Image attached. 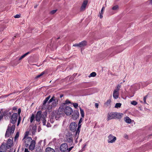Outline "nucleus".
<instances>
[{
  "label": "nucleus",
  "mask_w": 152,
  "mask_h": 152,
  "mask_svg": "<svg viewBox=\"0 0 152 152\" xmlns=\"http://www.w3.org/2000/svg\"><path fill=\"white\" fill-rule=\"evenodd\" d=\"M124 120L128 123H130L131 121V120L128 117H125L124 118Z\"/></svg>",
  "instance_id": "obj_19"
},
{
  "label": "nucleus",
  "mask_w": 152,
  "mask_h": 152,
  "mask_svg": "<svg viewBox=\"0 0 152 152\" xmlns=\"http://www.w3.org/2000/svg\"><path fill=\"white\" fill-rule=\"evenodd\" d=\"M108 139L107 142L109 143H113L115 142L116 140V138L112 134H110L108 136Z\"/></svg>",
  "instance_id": "obj_7"
},
{
  "label": "nucleus",
  "mask_w": 152,
  "mask_h": 152,
  "mask_svg": "<svg viewBox=\"0 0 152 152\" xmlns=\"http://www.w3.org/2000/svg\"><path fill=\"white\" fill-rule=\"evenodd\" d=\"M42 123L43 125H45L46 123V120L44 118H42Z\"/></svg>",
  "instance_id": "obj_31"
},
{
  "label": "nucleus",
  "mask_w": 152,
  "mask_h": 152,
  "mask_svg": "<svg viewBox=\"0 0 152 152\" xmlns=\"http://www.w3.org/2000/svg\"><path fill=\"white\" fill-rule=\"evenodd\" d=\"M96 75V73L95 72H92L90 74L89 76V77H94Z\"/></svg>",
  "instance_id": "obj_25"
},
{
  "label": "nucleus",
  "mask_w": 152,
  "mask_h": 152,
  "mask_svg": "<svg viewBox=\"0 0 152 152\" xmlns=\"http://www.w3.org/2000/svg\"><path fill=\"white\" fill-rule=\"evenodd\" d=\"M65 103L63 104L62 106V108L63 109L64 113L67 115H69L71 114L73 112L72 108L70 107L66 106L64 107Z\"/></svg>",
  "instance_id": "obj_5"
},
{
  "label": "nucleus",
  "mask_w": 152,
  "mask_h": 152,
  "mask_svg": "<svg viewBox=\"0 0 152 152\" xmlns=\"http://www.w3.org/2000/svg\"><path fill=\"white\" fill-rule=\"evenodd\" d=\"M83 120V119L82 118H80L79 121V123H81L82 122Z\"/></svg>",
  "instance_id": "obj_42"
},
{
  "label": "nucleus",
  "mask_w": 152,
  "mask_h": 152,
  "mask_svg": "<svg viewBox=\"0 0 152 152\" xmlns=\"http://www.w3.org/2000/svg\"><path fill=\"white\" fill-rule=\"evenodd\" d=\"M59 37H58V38H57V39H59Z\"/></svg>",
  "instance_id": "obj_61"
},
{
  "label": "nucleus",
  "mask_w": 152,
  "mask_h": 152,
  "mask_svg": "<svg viewBox=\"0 0 152 152\" xmlns=\"http://www.w3.org/2000/svg\"><path fill=\"white\" fill-rule=\"evenodd\" d=\"M25 146L29 147V149L30 150H33L35 147V141L34 140H32L31 138L30 137H28L26 138L25 141Z\"/></svg>",
  "instance_id": "obj_3"
},
{
  "label": "nucleus",
  "mask_w": 152,
  "mask_h": 152,
  "mask_svg": "<svg viewBox=\"0 0 152 152\" xmlns=\"http://www.w3.org/2000/svg\"><path fill=\"white\" fill-rule=\"evenodd\" d=\"M50 97V95L48 96L44 100L42 108L47 109L50 112L52 108L55 107L58 104V100L55 99L53 96L48 101Z\"/></svg>",
  "instance_id": "obj_1"
},
{
  "label": "nucleus",
  "mask_w": 152,
  "mask_h": 152,
  "mask_svg": "<svg viewBox=\"0 0 152 152\" xmlns=\"http://www.w3.org/2000/svg\"><path fill=\"white\" fill-rule=\"evenodd\" d=\"M113 96L115 99H117L119 96V91L114 90L113 93Z\"/></svg>",
  "instance_id": "obj_16"
},
{
  "label": "nucleus",
  "mask_w": 152,
  "mask_h": 152,
  "mask_svg": "<svg viewBox=\"0 0 152 152\" xmlns=\"http://www.w3.org/2000/svg\"><path fill=\"white\" fill-rule=\"evenodd\" d=\"M9 147L6 145V144H3L0 147V152H4Z\"/></svg>",
  "instance_id": "obj_11"
},
{
  "label": "nucleus",
  "mask_w": 152,
  "mask_h": 152,
  "mask_svg": "<svg viewBox=\"0 0 152 152\" xmlns=\"http://www.w3.org/2000/svg\"><path fill=\"white\" fill-rule=\"evenodd\" d=\"M45 73V72H42L39 75H38L36 77V78H38L40 77L41 76H42Z\"/></svg>",
  "instance_id": "obj_29"
},
{
  "label": "nucleus",
  "mask_w": 152,
  "mask_h": 152,
  "mask_svg": "<svg viewBox=\"0 0 152 152\" xmlns=\"http://www.w3.org/2000/svg\"><path fill=\"white\" fill-rule=\"evenodd\" d=\"M20 117H19V118H18V121H20Z\"/></svg>",
  "instance_id": "obj_52"
},
{
  "label": "nucleus",
  "mask_w": 152,
  "mask_h": 152,
  "mask_svg": "<svg viewBox=\"0 0 152 152\" xmlns=\"http://www.w3.org/2000/svg\"><path fill=\"white\" fill-rule=\"evenodd\" d=\"M13 138L12 137H10L7 142L6 145L9 147V148H10L12 146L13 142Z\"/></svg>",
  "instance_id": "obj_12"
},
{
  "label": "nucleus",
  "mask_w": 152,
  "mask_h": 152,
  "mask_svg": "<svg viewBox=\"0 0 152 152\" xmlns=\"http://www.w3.org/2000/svg\"><path fill=\"white\" fill-rule=\"evenodd\" d=\"M28 132H26V135H28Z\"/></svg>",
  "instance_id": "obj_58"
},
{
  "label": "nucleus",
  "mask_w": 152,
  "mask_h": 152,
  "mask_svg": "<svg viewBox=\"0 0 152 152\" xmlns=\"http://www.w3.org/2000/svg\"><path fill=\"white\" fill-rule=\"evenodd\" d=\"M36 130V127L34 126L32 128V134H33L34 133Z\"/></svg>",
  "instance_id": "obj_30"
},
{
  "label": "nucleus",
  "mask_w": 152,
  "mask_h": 152,
  "mask_svg": "<svg viewBox=\"0 0 152 152\" xmlns=\"http://www.w3.org/2000/svg\"><path fill=\"white\" fill-rule=\"evenodd\" d=\"M57 11V10H53L52 11H51L50 12V14L52 15L54 14Z\"/></svg>",
  "instance_id": "obj_33"
},
{
  "label": "nucleus",
  "mask_w": 152,
  "mask_h": 152,
  "mask_svg": "<svg viewBox=\"0 0 152 152\" xmlns=\"http://www.w3.org/2000/svg\"><path fill=\"white\" fill-rule=\"evenodd\" d=\"M131 103L132 104H133V101H132V102H131Z\"/></svg>",
  "instance_id": "obj_57"
},
{
  "label": "nucleus",
  "mask_w": 152,
  "mask_h": 152,
  "mask_svg": "<svg viewBox=\"0 0 152 152\" xmlns=\"http://www.w3.org/2000/svg\"><path fill=\"white\" fill-rule=\"evenodd\" d=\"M20 17V15H19L17 14L14 16L15 18H18Z\"/></svg>",
  "instance_id": "obj_38"
},
{
  "label": "nucleus",
  "mask_w": 152,
  "mask_h": 152,
  "mask_svg": "<svg viewBox=\"0 0 152 152\" xmlns=\"http://www.w3.org/2000/svg\"><path fill=\"white\" fill-rule=\"evenodd\" d=\"M81 126V123H79V122H78V128H77V130H76V134H77V133H78V134H79V133L80 132V128Z\"/></svg>",
  "instance_id": "obj_20"
},
{
  "label": "nucleus",
  "mask_w": 152,
  "mask_h": 152,
  "mask_svg": "<svg viewBox=\"0 0 152 152\" xmlns=\"http://www.w3.org/2000/svg\"><path fill=\"white\" fill-rule=\"evenodd\" d=\"M46 152H55V150L54 149L50 147H47L45 150Z\"/></svg>",
  "instance_id": "obj_18"
},
{
  "label": "nucleus",
  "mask_w": 152,
  "mask_h": 152,
  "mask_svg": "<svg viewBox=\"0 0 152 152\" xmlns=\"http://www.w3.org/2000/svg\"><path fill=\"white\" fill-rule=\"evenodd\" d=\"M63 96V95H60V97L61 98H62V97Z\"/></svg>",
  "instance_id": "obj_54"
},
{
  "label": "nucleus",
  "mask_w": 152,
  "mask_h": 152,
  "mask_svg": "<svg viewBox=\"0 0 152 152\" xmlns=\"http://www.w3.org/2000/svg\"><path fill=\"white\" fill-rule=\"evenodd\" d=\"M73 148V146H72L71 147L69 148H68V150H67V151L68 152H70Z\"/></svg>",
  "instance_id": "obj_36"
},
{
  "label": "nucleus",
  "mask_w": 152,
  "mask_h": 152,
  "mask_svg": "<svg viewBox=\"0 0 152 152\" xmlns=\"http://www.w3.org/2000/svg\"><path fill=\"white\" fill-rule=\"evenodd\" d=\"M100 13V15H99L100 18H102L103 17V16L102 15V13Z\"/></svg>",
  "instance_id": "obj_47"
},
{
  "label": "nucleus",
  "mask_w": 152,
  "mask_h": 152,
  "mask_svg": "<svg viewBox=\"0 0 152 152\" xmlns=\"http://www.w3.org/2000/svg\"><path fill=\"white\" fill-rule=\"evenodd\" d=\"M64 114L63 109L62 108V106L61 105L59 107L56 113V114H55L56 119L57 120L61 116L63 115Z\"/></svg>",
  "instance_id": "obj_6"
},
{
  "label": "nucleus",
  "mask_w": 152,
  "mask_h": 152,
  "mask_svg": "<svg viewBox=\"0 0 152 152\" xmlns=\"http://www.w3.org/2000/svg\"><path fill=\"white\" fill-rule=\"evenodd\" d=\"M47 126L48 127H50L51 125H50V124L49 123H48L47 124Z\"/></svg>",
  "instance_id": "obj_45"
},
{
  "label": "nucleus",
  "mask_w": 152,
  "mask_h": 152,
  "mask_svg": "<svg viewBox=\"0 0 152 152\" xmlns=\"http://www.w3.org/2000/svg\"><path fill=\"white\" fill-rule=\"evenodd\" d=\"M124 137L125 138H126V139H127L128 138V136L127 135V134H125L124 135Z\"/></svg>",
  "instance_id": "obj_46"
},
{
  "label": "nucleus",
  "mask_w": 152,
  "mask_h": 152,
  "mask_svg": "<svg viewBox=\"0 0 152 152\" xmlns=\"http://www.w3.org/2000/svg\"><path fill=\"white\" fill-rule=\"evenodd\" d=\"M121 103H116L115 105V107L118 108L121 107Z\"/></svg>",
  "instance_id": "obj_26"
},
{
  "label": "nucleus",
  "mask_w": 152,
  "mask_h": 152,
  "mask_svg": "<svg viewBox=\"0 0 152 152\" xmlns=\"http://www.w3.org/2000/svg\"><path fill=\"white\" fill-rule=\"evenodd\" d=\"M20 112H21V109L20 108H19L18 110V114L19 115H20Z\"/></svg>",
  "instance_id": "obj_43"
},
{
  "label": "nucleus",
  "mask_w": 152,
  "mask_h": 152,
  "mask_svg": "<svg viewBox=\"0 0 152 152\" xmlns=\"http://www.w3.org/2000/svg\"><path fill=\"white\" fill-rule=\"evenodd\" d=\"M111 102V101L110 99H109L104 103V104L106 106H109Z\"/></svg>",
  "instance_id": "obj_24"
},
{
  "label": "nucleus",
  "mask_w": 152,
  "mask_h": 152,
  "mask_svg": "<svg viewBox=\"0 0 152 152\" xmlns=\"http://www.w3.org/2000/svg\"><path fill=\"white\" fill-rule=\"evenodd\" d=\"M79 113L78 111H74L72 115V118L73 119H76L79 116Z\"/></svg>",
  "instance_id": "obj_15"
},
{
  "label": "nucleus",
  "mask_w": 152,
  "mask_h": 152,
  "mask_svg": "<svg viewBox=\"0 0 152 152\" xmlns=\"http://www.w3.org/2000/svg\"><path fill=\"white\" fill-rule=\"evenodd\" d=\"M73 46L79 47V43L78 44H75L73 45Z\"/></svg>",
  "instance_id": "obj_39"
},
{
  "label": "nucleus",
  "mask_w": 152,
  "mask_h": 152,
  "mask_svg": "<svg viewBox=\"0 0 152 152\" xmlns=\"http://www.w3.org/2000/svg\"><path fill=\"white\" fill-rule=\"evenodd\" d=\"M146 96L144 97L143 98V100H144V103L145 104L146 103Z\"/></svg>",
  "instance_id": "obj_40"
},
{
  "label": "nucleus",
  "mask_w": 152,
  "mask_h": 152,
  "mask_svg": "<svg viewBox=\"0 0 152 152\" xmlns=\"http://www.w3.org/2000/svg\"><path fill=\"white\" fill-rule=\"evenodd\" d=\"M104 9H105V7H102V10H101V12H100V13H102V14H103V10H104Z\"/></svg>",
  "instance_id": "obj_37"
},
{
  "label": "nucleus",
  "mask_w": 152,
  "mask_h": 152,
  "mask_svg": "<svg viewBox=\"0 0 152 152\" xmlns=\"http://www.w3.org/2000/svg\"><path fill=\"white\" fill-rule=\"evenodd\" d=\"M88 1L87 0H85L83 2L80 8L81 11H83L85 10V8L88 4Z\"/></svg>",
  "instance_id": "obj_13"
},
{
  "label": "nucleus",
  "mask_w": 152,
  "mask_h": 152,
  "mask_svg": "<svg viewBox=\"0 0 152 152\" xmlns=\"http://www.w3.org/2000/svg\"><path fill=\"white\" fill-rule=\"evenodd\" d=\"M137 104V102L136 101H134V105H136Z\"/></svg>",
  "instance_id": "obj_48"
},
{
  "label": "nucleus",
  "mask_w": 152,
  "mask_h": 152,
  "mask_svg": "<svg viewBox=\"0 0 152 152\" xmlns=\"http://www.w3.org/2000/svg\"><path fill=\"white\" fill-rule=\"evenodd\" d=\"M36 120L37 121H39L42 117V112L41 111H38L37 112L36 115Z\"/></svg>",
  "instance_id": "obj_14"
},
{
  "label": "nucleus",
  "mask_w": 152,
  "mask_h": 152,
  "mask_svg": "<svg viewBox=\"0 0 152 152\" xmlns=\"http://www.w3.org/2000/svg\"><path fill=\"white\" fill-rule=\"evenodd\" d=\"M19 132H18L16 133V135H15V137L14 139H15V140H16L17 139V138L19 137Z\"/></svg>",
  "instance_id": "obj_32"
},
{
  "label": "nucleus",
  "mask_w": 152,
  "mask_h": 152,
  "mask_svg": "<svg viewBox=\"0 0 152 152\" xmlns=\"http://www.w3.org/2000/svg\"><path fill=\"white\" fill-rule=\"evenodd\" d=\"M121 114L117 113H108L107 114V121L115 119L116 118H121Z\"/></svg>",
  "instance_id": "obj_4"
},
{
  "label": "nucleus",
  "mask_w": 152,
  "mask_h": 152,
  "mask_svg": "<svg viewBox=\"0 0 152 152\" xmlns=\"http://www.w3.org/2000/svg\"><path fill=\"white\" fill-rule=\"evenodd\" d=\"M13 110H17V108H16V107H14L13 108Z\"/></svg>",
  "instance_id": "obj_50"
},
{
  "label": "nucleus",
  "mask_w": 152,
  "mask_h": 152,
  "mask_svg": "<svg viewBox=\"0 0 152 152\" xmlns=\"http://www.w3.org/2000/svg\"><path fill=\"white\" fill-rule=\"evenodd\" d=\"M3 116L2 115H0V120L3 118Z\"/></svg>",
  "instance_id": "obj_51"
},
{
  "label": "nucleus",
  "mask_w": 152,
  "mask_h": 152,
  "mask_svg": "<svg viewBox=\"0 0 152 152\" xmlns=\"http://www.w3.org/2000/svg\"><path fill=\"white\" fill-rule=\"evenodd\" d=\"M77 126V124L75 122H72L70 125V129L71 131L74 132L76 130Z\"/></svg>",
  "instance_id": "obj_10"
},
{
  "label": "nucleus",
  "mask_w": 152,
  "mask_h": 152,
  "mask_svg": "<svg viewBox=\"0 0 152 152\" xmlns=\"http://www.w3.org/2000/svg\"><path fill=\"white\" fill-rule=\"evenodd\" d=\"M41 149V148L40 147L36 148V150L37 152H40Z\"/></svg>",
  "instance_id": "obj_35"
},
{
  "label": "nucleus",
  "mask_w": 152,
  "mask_h": 152,
  "mask_svg": "<svg viewBox=\"0 0 152 152\" xmlns=\"http://www.w3.org/2000/svg\"><path fill=\"white\" fill-rule=\"evenodd\" d=\"M60 148V150L61 151H67L68 150V145L66 143L62 144L61 145Z\"/></svg>",
  "instance_id": "obj_9"
},
{
  "label": "nucleus",
  "mask_w": 152,
  "mask_h": 152,
  "mask_svg": "<svg viewBox=\"0 0 152 152\" xmlns=\"http://www.w3.org/2000/svg\"><path fill=\"white\" fill-rule=\"evenodd\" d=\"M50 121L52 123H53V121H52V120L51 119L50 120Z\"/></svg>",
  "instance_id": "obj_55"
},
{
  "label": "nucleus",
  "mask_w": 152,
  "mask_h": 152,
  "mask_svg": "<svg viewBox=\"0 0 152 152\" xmlns=\"http://www.w3.org/2000/svg\"><path fill=\"white\" fill-rule=\"evenodd\" d=\"M37 7V5H36L34 6V8H36V7Z\"/></svg>",
  "instance_id": "obj_56"
},
{
  "label": "nucleus",
  "mask_w": 152,
  "mask_h": 152,
  "mask_svg": "<svg viewBox=\"0 0 152 152\" xmlns=\"http://www.w3.org/2000/svg\"><path fill=\"white\" fill-rule=\"evenodd\" d=\"M98 106H99V104H98L97 103H96L95 104V107L96 108H98Z\"/></svg>",
  "instance_id": "obj_41"
},
{
  "label": "nucleus",
  "mask_w": 152,
  "mask_h": 152,
  "mask_svg": "<svg viewBox=\"0 0 152 152\" xmlns=\"http://www.w3.org/2000/svg\"><path fill=\"white\" fill-rule=\"evenodd\" d=\"M35 117V116L34 114H33L31 115V116L30 118V121L31 123H32L34 121V118Z\"/></svg>",
  "instance_id": "obj_22"
},
{
  "label": "nucleus",
  "mask_w": 152,
  "mask_h": 152,
  "mask_svg": "<svg viewBox=\"0 0 152 152\" xmlns=\"http://www.w3.org/2000/svg\"><path fill=\"white\" fill-rule=\"evenodd\" d=\"M28 132H26V135H28Z\"/></svg>",
  "instance_id": "obj_59"
},
{
  "label": "nucleus",
  "mask_w": 152,
  "mask_h": 152,
  "mask_svg": "<svg viewBox=\"0 0 152 152\" xmlns=\"http://www.w3.org/2000/svg\"><path fill=\"white\" fill-rule=\"evenodd\" d=\"M118 5H116L113 6L112 8V10L114 11H116L118 10Z\"/></svg>",
  "instance_id": "obj_27"
},
{
  "label": "nucleus",
  "mask_w": 152,
  "mask_h": 152,
  "mask_svg": "<svg viewBox=\"0 0 152 152\" xmlns=\"http://www.w3.org/2000/svg\"><path fill=\"white\" fill-rule=\"evenodd\" d=\"M86 146V145H85L84 146V147Z\"/></svg>",
  "instance_id": "obj_62"
},
{
  "label": "nucleus",
  "mask_w": 152,
  "mask_h": 152,
  "mask_svg": "<svg viewBox=\"0 0 152 152\" xmlns=\"http://www.w3.org/2000/svg\"><path fill=\"white\" fill-rule=\"evenodd\" d=\"M20 123V121H18V122L17 125H18Z\"/></svg>",
  "instance_id": "obj_53"
},
{
  "label": "nucleus",
  "mask_w": 152,
  "mask_h": 152,
  "mask_svg": "<svg viewBox=\"0 0 152 152\" xmlns=\"http://www.w3.org/2000/svg\"><path fill=\"white\" fill-rule=\"evenodd\" d=\"M65 102L66 104H69L70 103V102L69 100H67Z\"/></svg>",
  "instance_id": "obj_44"
},
{
  "label": "nucleus",
  "mask_w": 152,
  "mask_h": 152,
  "mask_svg": "<svg viewBox=\"0 0 152 152\" xmlns=\"http://www.w3.org/2000/svg\"><path fill=\"white\" fill-rule=\"evenodd\" d=\"M73 105L74 106V107H75V108H77V107L78 106V104L77 103H73Z\"/></svg>",
  "instance_id": "obj_34"
},
{
  "label": "nucleus",
  "mask_w": 152,
  "mask_h": 152,
  "mask_svg": "<svg viewBox=\"0 0 152 152\" xmlns=\"http://www.w3.org/2000/svg\"><path fill=\"white\" fill-rule=\"evenodd\" d=\"M149 3L151 4L152 5V0H150Z\"/></svg>",
  "instance_id": "obj_49"
},
{
  "label": "nucleus",
  "mask_w": 152,
  "mask_h": 152,
  "mask_svg": "<svg viewBox=\"0 0 152 152\" xmlns=\"http://www.w3.org/2000/svg\"><path fill=\"white\" fill-rule=\"evenodd\" d=\"M121 87V85H120V84H118L116 88V89H115L114 90H116L117 91H119Z\"/></svg>",
  "instance_id": "obj_28"
},
{
  "label": "nucleus",
  "mask_w": 152,
  "mask_h": 152,
  "mask_svg": "<svg viewBox=\"0 0 152 152\" xmlns=\"http://www.w3.org/2000/svg\"><path fill=\"white\" fill-rule=\"evenodd\" d=\"M30 53V52H28L22 56H21L19 59V60H20L22 59L23 58H24L25 57H26L27 55L28 54Z\"/></svg>",
  "instance_id": "obj_21"
},
{
  "label": "nucleus",
  "mask_w": 152,
  "mask_h": 152,
  "mask_svg": "<svg viewBox=\"0 0 152 152\" xmlns=\"http://www.w3.org/2000/svg\"><path fill=\"white\" fill-rule=\"evenodd\" d=\"M9 113L10 115H11V113L10 112H9Z\"/></svg>",
  "instance_id": "obj_60"
},
{
  "label": "nucleus",
  "mask_w": 152,
  "mask_h": 152,
  "mask_svg": "<svg viewBox=\"0 0 152 152\" xmlns=\"http://www.w3.org/2000/svg\"><path fill=\"white\" fill-rule=\"evenodd\" d=\"M80 110V113L81 115V116L82 118H84V113L83 110L80 107H79Z\"/></svg>",
  "instance_id": "obj_23"
},
{
  "label": "nucleus",
  "mask_w": 152,
  "mask_h": 152,
  "mask_svg": "<svg viewBox=\"0 0 152 152\" xmlns=\"http://www.w3.org/2000/svg\"><path fill=\"white\" fill-rule=\"evenodd\" d=\"M18 118V114L14 113L12 115L11 118V123L13 124L12 125L11 124H9L8 126L6 134L5 137H9L12 134H13L14 132L15 127L14 124L16 122Z\"/></svg>",
  "instance_id": "obj_2"
},
{
  "label": "nucleus",
  "mask_w": 152,
  "mask_h": 152,
  "mask_svg": "<svg viewBox=\"0 0 152 152\" xmlns=\"http://www.w3.org/2000/svg\"><path fill=\"white\" fill-rule=\"evenodd\" d=\"M79 44V47H83L86 45V41H84L82 42H80Z\"/></svg>",
  "instance_id": "obj_17"
},
{
  "label": "nucleus",
  "mask_w": 152,
  "mask_h": 152,
  "mask_svg": "<svg viewBox=\"0 0 152 152\" xmlns=\"http://www.w3.org/2000/svg\"><path fill=\"white\" fill-rule=\"evenodd\" d=\"M65 141L70 143L72 145L73 143V138L72 135H66L65 139Z\"/></svg>",
  "instance_id": "obj_8"
}]
</instances>
